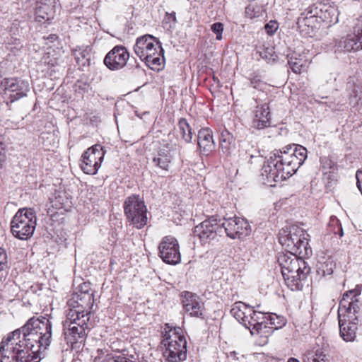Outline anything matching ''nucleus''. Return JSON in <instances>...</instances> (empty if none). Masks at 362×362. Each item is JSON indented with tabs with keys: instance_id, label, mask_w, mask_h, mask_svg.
Here are the masks:
<instances>
[{
	"instance_id": "a211bd4d",
	"label": "nucleus",
	"mask_w": 362,
	"mask_h": 362,
	"mask_svg": "<svg viewBox=\"0 0 362 362\" xmlns=\"http://www.w3.org/2000/svg\"><path fill=\"white\" fill-rule=\"evenodd\" d=\"M317 15V8L315 6H309L304 13H301L298 18L297 25L302 35L312 36L318 25Z\"/></svg>"
},
{
	"instance_id": "c756f323",
	"label": "nucleus",
	"mask_w": 362,
	"mask_h": 362,
	"mask_svg": "<svg viewBox=\"0 0 362 362\" xmlns=\"http://www.w3.org/2000/svg\"><path fill=\"white\" fill-rule=\"evenodd\" d=\"M177 126L182 139L186 143H190L192 141L193 135L192 132V128L189 124L187 122V119L185 118L180 119Z\"/></svg>"
},
{
	"instance_id": "09e8293b",
	"label": "nucleus",
	"mask_w": 362,
	"mask_h": 362,
	"mask_svg": "<svg viewBox=\"0 0 362 362\" xmlns=\"http://www.w3.org/2000/svg\"><path fill=\"white\" fill-rule=\"evenodd\" d=\"M334 233H338L340 237L343 236L344 232L341 224H339L338 231H334Z\"/></svg>"
},
{
	"instance_id": "20e7f679",
	"label": "nucleus",
	"mask_w": 362,
	"mask_h": 362,
	"mask_svg": "<svg viewBox=\"0 0 362 362\" xmlns=\"http://www.w3.org/2000/svg\"><path fill=\"white\" fill-rule=\"evenodd\" d=\"M308 238L306 231L296 225L283 228L278 234L279 243L285 250L289 253L298 254L302 257L312 255Z\"/></svg>"
},
{
	"instance_id": "c9c22d12",
	"label": "nucleus",
	"mask_w": 362,
	"mask_h": 362,
	"mask_svg": "<svg viewBox=\"0 0 362 362\" xmlns=\"http://www.w3.org/2000/svg\"><path fill=\"white\" fill-rule=\"evenodd\" d=\"M317 272L322 276L332 274L333 269L331 262H321L318 264Z\"/></svg>"
},
{
	"instance_id": "a19ab883",
	"label": "nucleus",
	"mask_w": 362,
	"mask_h": 362,
	"mask_svg": "<svg viewBox=\"0 0 362 362\" xmlns=\"http://www.w3.org/2000/svg\"><path fill=\"white\" fill-rule=\"evenodd\" d=\"M177 23V18H176V16H175V12H172V13H166L165 14V16L164 18V20H163V23L164 24H168L169 23L170 25H169V28H172L173 25H175Z\"/></svg>"
},
{
	"instance_id": "7ed1b4c3",
	"label": "nucleus",
	"mask_w": 362,
	"mask_h": 362,
	"mask_svg": "<svg viewBox=\"0 0 362 362\" xmlns=\"http://www.w3.org/2000/svg\"><path fill=\"white\" fill-rule=\"evenodd\" d=\"M273 180L276 182L293 175L307 158V149L300 145L288 146L273 152Z\"/></svg>"
},
{
	"instance_id": "412c9836",
	"label": "nucleus",
	"mask_w": 362,
	"mask_h": 362,
	"mask_svg": "<svg viewBox=\"0 0 362 362\" xmlns=\"http://www.w3.org/2000/svg\"><path fill=\"white\" fill-rule=\"evenodd\" d=\"M268 320L269 322H264L263 320H259L255 327L250 329L252 335L257 334L259 336V344L264 346L269 343V338L272 335V313H267Z\"/></svg>"
},
{
	"instance_id": "dca6fc26",
	"label": "nucleus",
	"mask_w": 362,
	"mask_h": 362,
	"mask_svg": "<svg viewBox=\"0 0 362 362\" xmlns=\"http://www.w3.org/2000/svg\"><path fill=\"white\" fill-rule=\"evenodd\" d=\"M67 304L70 307L67 313L71 317L74 315H88L90 317L94 305L93 293L74 294Z\"/></svg>"
},
{
	"instance_id": "6e6552de",
	"label": "nucleus",
	"mask_w": 362,
	"mask_h": 362,
	"mask_svg": "<svg viewBox=\"0 0 362 362\" xmlns=\"http://www.w3.org/2000/svg\"><path fill=\"white\" fill-rule=\"evenodd\" d=\"M36 215L33 209H21L13 217L11 231L17 238L27 240L30 238L36 227Z\"/></svg>"
},
{
	"instance_id": "e433bc0d",
	"label": "nucleus",
	"mask_w": 362,
	"mask_h": 362,
	"mask_svg": "<svg viewBox=\"0 0 362 362\" xmlns=\"http://www.w3.org/2000/svg\"><path fill=\"white\" fill-rule=\"evenodd\" d=\"M286 324V319L273 313V330L279 329Z\"/></svg>"
},
{
	"instance_id": "72a5a7b5",
	"label": "nucleus",
	"mask_w": 362,
	"mask_h": 362,
	"mask_svg": "<svg viewBox=\"0 0 362 362\" xmlns=\"http://www.w3.org/2000/svg\"><path fill=\"white\" fill-rule=\"evenodd\" d=\"M94 362H134L124 354L115 355L112 357L102 358L100 356H95Z\"/></svg>"
},
{
	"instance_id": "49530a36",
	"label": "nucleus",
	"mask_w": 362,
	"mask_h": 362,
	"mask_svg": "<svg viewBox=\"0 0 362 362\" xmlns=\"http://www.w3.org/2000/svg\"><path fill=\"white\" fill-rule=\"evenodd\" d=\"M62 199V197L59 196V197H57L55 201L53 202V206H55L57 209L64 208L63 204L59 203V205L57 204V202H59V200Z\"/></svg>"
},
{
	"instance_id": "f704fd0d",
	"label": "nucleus",
	"mask_w": 362,
	"mask_h": 362,
	"mask_svg": "<svg viewBox=\"0 0 362 362\" xmlns=\"http://www.w3.org/2000/svg\"><path fill=\"white\" fill-rule=\"evenodd\" d=\"M320 162L324 174L334 173L337 170L336 164L330 158L327 157L321 158Z\"/></svg>"
},
{
	"instance_id": "ea45409f",
	"label": "nucleus",
	"mask_w": 362,
	"mask_h": 362,
	"mask_svg": "<svg viewBox=\"0 0 362 362\" xmlns=\"http://www.w3.org/2000/svg\"><path fill=\"white\" fill-rule=\"evenodd\" d=\"M84 293H93L90 288V284L88 282H83L78 287V291L74 294H84Z\"/></svg>"
},
{
	"instance_id": "39448f33",
	"label": "nucleus",
	"mask_w": 362,
	"mask_h": 362,
	"mask_svg": "<svg viewBox=\"0 0 362 362\" xmlns=\"http://www.w3.org/2000/svg\"><path fill=\"white\" fill-rule=\"evenodd\" d=\"M135 54L152 70L159 71L165 61L161 44L151 35H144L136 39L134 46Z\"/></svg>"
},
{
	"instance_id": "cd10ccee",
	"label": "nucleus",
	"mask_w": 362,
	"mask_h": 362,
	"mask_svg": "<svg viewBox=\"0 0 362 362\" xmlns=\"http://www.w3.org/2000/svg\"><path fill=\"white\" fill-rule=\"evenodd\" d=\"M220 146L223 153L226 154H229L231 150L234 148L233 136L228 130L221 132Z\"/></svg>"
},
{
	"instance_id": "f257e3e1",
	"label": "nucleus",
	"mask_w": 362,
	"mask_h": 362,
	"mask_svg": "<svg viewBox=\"0 0 362 362\" xmlns=\"http://www.w3.org/2000/svg\"><path fill=\"white\" fill-rule=\"evenodd\" d=\"M52 341V322L46 317L30 318L0 343V362H39Z\"/></svg>"
},
{
	"instance_id": "9d476101",
	"label": "nucleus",
	"mask_w": 362,
	"mask_h": 362,
	"mask_svg": "<svg viewBox=\"0 0 362 362\" xmlns=\"http://www.w3.org/2000/svg\"><path fill=\"white\" fill-rule=\"evenodd\" d=\"M0 86L3 90L7 105L27 96L30 91L28 81L19 78H4Z\"/></svg>"
},
{
	"instance_id": "a18cd8bd",
	"label": "nucleus",
	"mask_w": 362,
	"mask_h": 362,
	"mask_svg": "<svg viewBox=\"0 0 362 362\" xmlns=\"http://www.w3.org/2000/svg\"><path fill=\"white\" fill-rule=\"evenodd\" d=\"M49 57V54H47L45 56H44V57H43L44 63L47 64H50L52 66H54L56 62H53L52 60H48Z\"/></svg>"
},
{
	"instance_id": "393cba45",
	"label": "nucleus",
	"mask_w": 362,
	"mask_h": 362,
	"mask_svg": "<svg viewBox=\"0 0 362 362\" xmlns=\"http://www.w3.org/2000/svg\"><path fill=\"white\" fill-rule=\"evenodd\" d=\"M288 64L291 69L295 74H301L307 71L310 62L304 57H296L293 55L291 56L288 59Z\"/></svg>"
},
{
	"instance_id": "8fccbe9b",
	"label": "nucleus",
	"mask_w": 362,
	"mask_h": 362,
	"mask_svg": "<svg viewBox=\"0 0 362 362\" xmlns=\"http://www.w3.org/2000/svg\"><path fill=\"white\" fill-rule=\"evenodd\" d=\"M275 24H277V23L274 21H273V25H272V28H273V34L274 33V32L276 31V30H277L278 28V25L275 27L274 25Z\"/></svg>"
},
{
	"instance_id": "603ef678",
	"label": "nucleus",
	"mask_w": 362,
	"mask_h": 362,
	"mask_svg": "<svg viewBox=\"0 0 362 362\" xmlns=\"http://www.w3.org/2000/svg\"><path fill=\"white\" fill-rule=\"evenodd\" d=\"M49 39L52 40H54L57 38V37L54 35H51L49 37Z\"/></svg>"
},
{
	"instance_id": "5701e85b",
	"label": "nucleus",
	"mask_w": 362,
	"mask_h": 362,
	"mask_svg": "<svg viewBox=\"0 0 362 362\" xmlns=\"http://www.w3.org/2000/svg\"><path fill=\"white\" fill-rule=\"evenodd\" d=\"M337 49L344 52H351L362 49V45L358 42L354 33L349 34L339 40L336 45Z\"/></svg>"
},
{
	"instance_id": "4be33fe9",
	"label": "nucleus",
	"mask_w": 362,
	"mask_h": 362,
	"mask_svg": "<svg viewBox=\"0 0 362 362\" xmlns=\"http://www.w3.org/2000/svg\"><path fill=\"white\" fill-rule=\"evenodd\" d=\"M197 144L202 153L209 155L215 148L212 131L209 128H202L198 132Z\"/></svg>"
},
{
	"instance_id": "4468645a",
	"label": "nucleus",
	"mask_w": 362,
	"mask_h": 362,
	"mask_svg": "<svg viewBox=\"0 0 362 362\" xmlns=\"http://www.w3.org/2000/svg\"><path fill=\"white\" fill-rule=\"evenodd\" d=\"M193 233L204 244L209 243L222 233L221 220L218 221L212 216L197 226Z\"/></svg>"
},
{
	"instance_id": "9b49d317",
	"label": "nucleus",
	"mask_w": 362,
	"mask_h": 362,
	"mask_svg": "<svg viewBox=\"0 0 362 362\" xmlns=\"http://www.w3.org/2000/svg\"><path fill=\"white\" fill-rule=\"evenodd\" d=\"M105 151L100 144L88 148L81 156L80 168L84 173L95 175L103 160Z\"/></svg>"
},
{
	"instance_id": "a878e982",
	"label": "nucleus",
	"mask_w": 362,
	"mask_h": 362,
	"mask_svg": "<svg viewBox=\"0 0 362 362\" xmlns=\"http://www.w3.org/2000/svg\"><path fill=\"white\" fill-rule=\"evenodd\" d=\"M270 112L269 107L263 108L261 111L256 112L253 120L254 125L259 129L270 126Z\"/></svg>"
},
{
	"instance_id": "c85d7f7f",
	"label": "nucleus",
	"mask_w": 362,
	"mask_h": 362,
	"mask_svg": "<svg viewBox=\"0 0 362 362\" xmlns=\"http://www.w3.org/2000/svg\"><path fill=\"white\" fill-rule=\"evenodd\" d=\"M264 318H267V317L264 313L260 312L257 313L252 309V313L245 315L244 319H242L240 322L250 330L252 327H255L259 320H264Z\"/></svg>"
},
{
	"instance_id": "bb28decb",
	"label": "nucleus",
	"mask_w": 362,
	"mask_h": 362,
	"mask_svg": "<svg viewBox=\"0 0 362 362\" xmlns=\"http://www.w3.org/2000/svg\"><path fill=\"white\" fill-rule=\"evenodd\" d=\"M230 313L238 322H240L245 315L252 313V308L241 301L235 302L230 309Z\"/></svg>"
},
{
	"instance_id": "4c0bfd02",
	"label": "nucleus",
	"mask_w": 362,
	"mask_h": 362,
	"mask_svg": "<svg viewBox=\"0 0 362 362\" xmlns=\"http://www.w3.org/2000/svg\"><path fill=\"white\" fill-rule=\"evenodd\" d=\"M257 54H258L261 58L268 62L272 59V49L269 47H264V46H262L258 47Z\"/></svg>"
},
{
	"instance_id": "f3484780",
	"label": "nucleus",
	"mask_w": 362,
	"mask_h": 362,
	"mask_svg": "<svg viewBox=\"0 0 362 362\" xmlns=\"http://www.w3.org/2000/svg\"><path fill=\"white\" fill-rule=\"evenodd\" d=\"M129 59V53L123 45L115 46L105 57V65L112 71L124 68Z\"/></svg>"
},
{
	"instance_id": "4d7b16f0",
	"label": "nucleus",
	"mask_w": 362,
	"mask_h": 362,
	"mask_svg": "<svg viewBox=\"0 0 362 362\" xmlns=\"http://www.w3.org/2000/svg\"><path fill=\"white\" fill-rule=\"evenodd\" d=\"M79 54H81V56H82L83 57H86V55L83 54V52H81V53H79Z\"/></svg>"
},
{
	"instance_id": "f8f14e48",
	"label": "nucleus",
	"mask_w": 362,
	"mask_h": 362,
	"mask_svg": "<svg viewBox=\"0 0 362 362\" xmlns=\"http://www.w3.org/2000/svg\"><path fill=\"white\" fill-rule=\"evenodd\" d=\"M222 230L223 229L228 237L232 239H241L250 233L251 228L245 218L240 217H233L224 218L221 222Z\"/></svg>"
},
{
	"instance_id": "473e14b6",
	"label": "nucleus",
	"mask_w": 362,
	"mask_h": 362,
	"mask_svg": "<svg viewBox=\"0 0 362 362\" xmlns=\"http://www.w3.org/2000/svg\"><path fill=\"white\" fill-rule=\"evenodd\" d=\"M303 362H327L326 355L320 350L316 352H309L305 356Z\"/></svg>"
},
{
	"instance_id": "2f4dec72",
	"label": "nucleus",
	"mask_w": 362,
	"mask_h": 362,
	"mask_svg": "<svg viewBox=\"0 0 362 362\" xmlns=\"http://www.w3.org/2000/svg\"><path fill=\"white\" fill-rule=\"evenodd\" d=\"M271 173L272 167L269 161H267L261 169L260 175L259 177V182L267 186H272L271 182Z\"/></svg>"
},
{
	"instance_id": "6ab92c4d",
	"label": "nucleus",
	"mask_w": 362,
	"mask_h": 362,
	"mask_svg": "<svg viewBox=\"0 0 362 362\" xmlns=\"http://www.w3.org/2000/svg\"><path fill=\"white\" fill-rule=\"evenodd\" d=\"M182 303L185 310L191 316L204 318V304L199 300V298L189 291L182 293Z\"/></svg>"
},
{
	"instance_id": "0eeeda50",
	"label": "nucleus",
	"mask_w": 362,
	"mask_h": 362,
	"mask_svg": "<svg viewBox=\"0 0 362 362\" xmlns=\"http://www.w3.org/2000/svg\"><path fill=\"white\" fill-rule=\"evenodd\" d=\"M90 317L88 315H74L71 317L66 314V320L63 323L64 334L68 344L71 345L83 343L89 329L88 322Z\"/></svg>"
},
{
	"instance_id": "37998d69",
	"label": "nucleus",
	"mask_w": 362,
	"mask_h": 362,
	"mask_svg": "<svg viewBox=\"0 0 362 362\" xmlns=\"http://www.w3.org/2000/svg\"><path fill=\"white\" fill-rule=\"evenodd\" d=\"M5 150V144L2 141V139L0 136V168L2 165V162L4 160V151Z\"/></svg>"
},
{
	"instance_id": "6e6d98bb",
	"label": "nucleus",
	"mask_w": 362,
	"mask_h": 362,
	"mask_svg": "<svg viewBox=\"0 0 362 362\" xmlns=\"http://www.w3.org/2000/svg\"><path fill=\"white\" fill-rule=\"evenodd\" d=\"M213 81L215 83H219V80L217 78H216L215 76L213 77Z\"/></svg>"
},
{
	"instance_id": "7c9ffc66",
	"label": "nucleus",
	"mask_w": 362,
	"mask_h": 362,
	"mask_svg": "<svg viewBox=\"0 0 362 362\" xmlns=\"http://www.w3.org/2000/svg\"><path fill=\"white\" fill-rule=\"evenodd\" d=\"M8 256L6 250L0 247V281L5 280L8 273Z\"/></svg>"
},
{
	"instance_id": "2eb2a0df",
	"label": "nucleus",
	"mask_w": 362,
	"mask_h": 362,
	"mask_svg": "<svg viewBox=\"0 0 362 362\" xmlns=\"http://www.w3.org/2000/svg\"><path fill=\"white\" fill-rule=\"evenodd\" d=\"M159 256L167 264H177L181 260L180 247L176 238L164 237L159 244Z\"/></svg>"
},
{
	"instance_id": "ddd939ff",
	"label": "nucleus",
	"mask_w": 362,
	"mask_h": 362,
	"mask_svg": "<svg viewBox=\"0 0 362 362\" xmlns=\"http://www.w3.org/2000/svg\"><path fill=\"white\" fill-rule=\"evenodd\" d=\"M310 272V267L303 259L300 261L296 269H290L283 273V278L286 284L291 291H299L303 287V282L305 281L308 274Z\"/></svg>"
},
{
	"instance_id": "864d4df0",
	"label": "nucleus",
	"mask_w": 362,
	"mask_h": 362,
	"mask_svg": "<svg viewBox=\"0 0 362 362\" xmlns=\"http://www.w3.org/2000/svg\"><path fill=\"white\" fill-rule=\"evenodd\" d=\"M327 12H329V13H332V12H334V8H330L329 10H326Z\"/></svg>"
},
{
	"instance_id": "58836bf2",
	"label": "nucleus",
	"mask_w": 362,
	"mask_h": 362,
	"mask_svg": "<svg viewBox=\"0 0 362 362\" xmlns=\"http://www.w3.org/2000/svg\"><path fill=\"white\" fill-rule=\"evenodd\" d=\"M211 30L216 35V40L222 39V33L223 31V24L220 22L214 23L211 25Z\"/></svg>"
},
{
	"instance_id": "c03bdc74",
	"label": "nucleus",
	"mask_w": 362,
	"mask_h": 362,
	"mask_svg": "<svg viewBox=\"0 0 362 362\" xmlns=\"http://www.w3.org/2000/svg\"><path fill=\"white\" fill-rule=\"evenodd\" d=\"M286 45V41L284 40L282 41H279L278 43H275L274 45L273 46V49H275L276 47L277 48L278 51L280 52V50L281 49V48H284V46Z\"/></svg>"
},
{
	"instance_id": "79ce46f5",
	"label": "nucleus",
	"mask_w": 362,
	"mask_h": 362,
	"mask_svg": "<svg viewBox=\"0 0 362 362\" xmlns=\"http://www.w3.org/2000/svg\"><path fill=\"white\" fill-rule=\"evenodd\" d=\"M260 11V8L254 5L247 6L245 10L247 16L251 18L258 16Z\"/></svg>"
},
{
	"instance_id": "5fc2aeb1",
	"label": "nucleus",
	"mask_w": 362,
	"mask_h": 362,
	"mask_svg": "<svg viewBox=\"0 0 362 362\" xmlns=\"http://www.w3.org/2000/svg\"><path fill=\"white\" fill-rule=\"evenodd\" d=\"M331 221H332V223L336 222V223H338L339 220H338L337 218H332V219H331Z\"/></svg>"
},
{
	"instance_id": "aec40b11",
	"label": "nucleus",
	"mask_w": 362,
	"mask_h": 362,
	"mask_svg": "<svg viewBox=\"0 0 362 362\" xmlns=\"http://www.w3.org/2000/svg\"><path fill=\"white\" fill-rule=\"evenodd\" d=\"M298 254L292 253H279L277 256L276 265L275 266L276 273L279 271L281 276L283 273L288 272L290 269H296L298 267L300 261H303L304 257L300 256L298 257Z\"/></svg>"
},
{
	"instance_id": "423d86ee",
	"label": "nucleus",
	"mask_w": 362,
	"mask_h": 362,
	"mask_svg": "<svg viewBox=\"0 0 362 362\" xmlns=\"http://www.w3.org/2000/svg\"><path fill=\"white\" fill-rule=\"evenodd\" d=\"M180 329H170L162 340L163 357L168 362H182L187 358V341Z\"/></svg>"
},
{
	"instance_id": "de8ad7c7",
	"label": "nucleus",
	"mask_w": 362,
	"mask_h": 362,
	"mask_svg": "<svg viewBox=\"0 0 362 362\" xmlns=\"http://www.w3.org/2000/svg\"><path fill=\"white\" fill-rule=\"evenodd\" d=\"M272 21L267 23L264 26L265 30H267V33L269 35H272V25H270Z\"/></svg>"
},
{
	"instance_id": "f03ea898",
	"label": "nucleus",
	"mask_w": 362,
	"mask_h": 362,
	"mask_svg": "<svg viewBox=\"0 0 362 362\" xmlns=\"http://www.w3.org/2000/svg\"><path fill=\"white\" fill-rule=\"evenodd\" d=\"M360 295L359 290L348 291L344 293L339 303L338 317L340 336L346 341H354L356 337L362 308Z\"/></svg>"
},
{
	"instance_id": "1a4fd4ad",
	"label": "nucleus",
	"mask_w": 362,
	"mask_h": 362,
	"mask_svg": "<svg viewBox=\"0 0 362 362\" xmlns=\"http://www.w3.org/2000/svg\"><path fill=\"white\" fill-rule=\"evenodd\" d=\"M123 207L127 220L136 228H141L147 224V208L139 195L127 197Z\"/></svg>"
},
{
	"instance_id": "3c124183",
	"label": "nucleus",
	"mask_w": 362,
	"mask_h": 362,
	"mask_svg": "<svg viewBox=\"0 0 362 362\" xmlns=\"http://www.w3.org/2000/svg\"><path fill=\"white\" fill-rule=\"evenodd\" d=\"M288 362H300V361L298 359L295 358H290L288 360Z\"/></svg>"
},
{
	"instance_id": "b1692460",
	"label": "nucleus",
	"mask_w": 362,
	"mask_h": 362,
	"mask_svg": "<svg viewBox=\"0 0 362 362\" xmlns=\"http://www.w3.org/2000/svg\"><path fill=\"white\" fill-rule=\"evenodd\" d=\"M171 160L172 156L170 151L167 148H160L157 155L153 157L152 162L155 166L167 171Z\"/></svg>"
}]
</instances>
